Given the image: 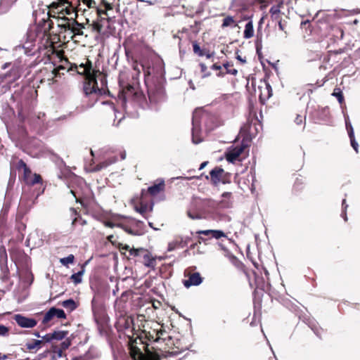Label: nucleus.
Masks as SVG:
<instances>
[{
    "instance_id": "nucleus-1",
    "label": "nucleus",
    "mask_w": 360,
    "mask_h": 360,
    "mask_svg": "<svg viewBox=\"0 0 360 360\" xmlns=\"http://www.w3.org/2000/svg\"><path fill=\"white\" fill-rule=\"evenodd\" d=\"M146 84L148 87V103L136 86L128 84L122 89L120 100L125 113L130 117H135L138 115L136 111L134 112L131 109L134 108V103L143 108L148 107L157 110L158 105L165 101V89L160 83L148 84V82Z\"/></svg>"
},
{
    "instance_id": "nucleus-2",
    "label": "nucleus",
    "mask_w": 360,
    "mask_h": 360,
    "mask_svg": "<svg viewBox=\"0 0 360 360\" xmlns=\"http://www.w3.org/2000/svg\"><path fill=\"white\" fill-rule=\"evenodd\" d=\"M63 63V65H59L58 68H54L52 71V74L54 77L60 76V70H66L67 71L70 70H76L78 74L84 75L89 79L87 84H86L84 86V91L86 95H92V94H102L103 91V77L99 73L98 77L101 82L102 86L100 88L98 86L96 75L97 72H95L91 68V63L90 61H87L85 64L81 63L79 66L76 64H70L68 60H65L62 61Z\"/></svg>"
},
{
    "instance_id": "nucleus-3",
    "label": "nucleus",
    "mask_w": 360,
    "mask_h": 360,
    "mask_svg": "<svg viewBox=\"0 0 360 360\" xmlns=\"http://www.w3.org/2000/svg\"><path fill=\"white\" fill-rule=\"evenodd\" d=\"M215 117L202 110L196 109L192 117V141L200 143L204 139L205 134L215 127Z\"/></svg>"
},
{
    "instance_id": "nucleus-4",
    "label": "nucleus",
    "mask_w": 360,
    "mask_h": 360,
    "mask_svg": "<svg viewBox=\"0 0 360 360\" xmlns=\"http://www.w3.org/2000/svg\"><path fill=\"white\" fill-rule=\"evenodd\" d=\"M224 198L219 202H215L212 200H205L203 203L205 206L212 208L216 214H219V220H225L228 218V216L224 214H220V210L222 209H229L232 207V201L231 200V193L229 192H224L221 195Z\"/></svg>"
},
{
    "instance_id": "nucleus-5",
    "label": "nucleus",
    "mask_w": 360,
    "mask_h": 360,
    "mask_svg": "<svg viewBox=\"0 0 360 360\" xmlns=\"http://www.w3.org/2000/svg\"><path fill=\"white\" fill-rule=\"evenodd\" d=\"M143 349H146L145 345H142ZM130 354L134 360H165V356H160L158 354L145 349L143 352L141 348H139L133 343L129 345Z\"/></svg>"
},
{
    "instance_id": "nucleus-6",
    "label": "nucleus",
    "mask_w": 360,
    "mask_h": 360,
    "mask_svg": "<svg viewBox=\"0 0 360 360\" xmlns=\"http://www.w3.org/2000/svg\"><path fill=\"white\" fill-rule=\"evenodd\" d=\"M130 220H131V224L133 225H135L139 229V230H134L127 226H125V225H123L121 224H115L111 221H106L105 223V225L106 226L110 227V228H112L115 226H120V227L122 228L124 230H125L127 232H128L131 234H133V235L142 234L143 233V227L144 226L143 222L141 221L137 220L136 219H134V218H130Z\"/></svg>"
},
{
    "instance_id": "nucleus-7",
    "label": "nucleus",
    "mask_w": 360,
    "mask_h": 360,
    "mask_svg": "<svg viewBox=\"0 0 360 360\" xmlns=\"http://www.w3.org/2000/svg\"><path fill=\"white\" fill-rule=\"evenodd\" d=\"M14 320L21 328H32L37 323V321L34 319L26 317L21 314L15 315Z\"/></svg>"
},
{
    "instance_id": "nucleus-8",
    "label": "nucleus",
    "mask_w": 360,
    "mask_h": 360,
    "mask_svg": "<svg viewBox=\"0 0 360 360\" xmlns=\"http://www.w3.org/2000/svg\"><path fill=\"white\" fill-rule=\"evenodd\" d=\"M103 6L105 8L104 10L97 9V14L101 18V20L99 21L95 22L94 24V29L96 30L99 32L102 31V29L103 27V22H104V20H105V19L102 18L101 15H108L107 11L112 9V6L110 4H109L105 1H103Z\"/></svg>"
},
{
    "instance_id": "nucleus-9",
    "label": "nucleus",
    "mask_w": 360,
    "mask_h": 360,
    "mask_svg": "<svg viewBox=\"0 0 360 360\" xmlns=\"http://www.w3.org/2000/svg\"><path fill=\"white\" fill-rule=\"evenodd\" d=\"M344 117H345V127H346V129L348 133V136L350 139L351 146L354 148V150L356 151V153H358L359 144L355 139L354 129L350 122L349 117L348 115H345Z\"/></svg>"
},
{
    "instance_id": "nucleus-10",
    "label": "nucleus",
    "mask_w": 360,
    "mask_h": 360,
    "mask_svg": "<svg viewBox=\"0 0 360 360\" xmlns=\"http://www.w3.org/2000/svg\"><path fill=\"white\" fill-rule=\"evenodd\" d=\"M243 151V147L241 146H237L232 148H229L226 153V159L228 162L233 163L235 162L241 153Z\"/></svg>"
},
{
    "instance_id": "nucleus-11",
    "label": "nucleus",
    "mask_w": 360,
    "mask_h": 360,
    "mask_svg": "<svg viewBox=\"0 0 360 360\" xmlns=\"http://www.w3.org/2000/svg\"><path fill=\"white\" fill-rule=\"evenodd\" d=\"M153 207V204L149 205L142 200L139 205H134V209L135 211L139 213L143 218L146 219L148 218V212H152Z\"/></svg>"
},
{
    "instance_id": "nucleus-12",
    "label": "nucleus",
    "mask_w": 360,
    "mask_h": 360,
    "mask_svg": "<svg viewBox=\"0 0 360 360\" xmlns=\"http://www.w3.org/2000/svg\"><path fill=\"white\" fill-rule=\"evenodd\" d=\"M133 69L139 75L141 71L143 72L145 77V83L149 82L150 76L152 75L153 69L150 67L146 68L143 63H135L133 65Z\"/></svg>"
},
{
    "instance_id": "nucleus-13",
    "label": "nucleus",
    "mask_w": 360,
    "mask_h": 360,
    "mask_svg": "<svg viewBox=\"0 0 360 360\" xmlns=\"http://www.w3.org/2000/svg\"><path fill=\"white\" fill-rule=\"evenodd\" d=\"M275 1L276 2V4L272 6L269 10L271 18L272 20H274V21L279 20V19H281V9L283 5V0H275Z\"/></svg>"
},
{
    "instance_id": "nucleus-14",
    "label": "nucleus",
    "mask_w": 360,
    "mask_h": 360,
    "mask_svg": "<svg viewBox=\"0 0 360 360\" xmlns=\"http://www.w3.org/2000/svg\"><path fill=\"white\" fill-rule=\"evenodd\" d=\"M202 282V278L198 272L191 274L188 276V279L184 281V285L186 288H189L192 285H199Z\"/></svg>"
},
{
    "instance_id": "nucleus-15",
    "label": "nucleus",
    "mask_w": 360,
    "mask_h": 360,
    "mask_svg": "<svg viewBox=\"0 0 360 360\" xmlns=\"http://www.w3.org/2000/svg\"><path fill=\"white\" fill-rule=\"evenodd\" d=\"M35 32L32 30H30L27 32V37L26 41L23 44V47L25 49L32 50L36 46Z\"/></svg>"
},
{
    "instance_id": "nucleus-16",
    "label": "nucleus",
    "mask_w": 360,
    "mask_h": 360,
    "mask_svg": "<svg viewBox=\"0 0 360 360\" xmlns=\"http://www.w3.org/2000/svg\"><path fill=\"white\" fill-rule=\"evenodd\" d=\"M197 234H202L210 238L219 239L221 237H225V233L220 230H203L196 232Z\"/></svg>"
},
{
    "instance_id": "nucleus-17",
    "label": "nucleus",
    "mask_w": 360,
    "mask_h": 360,
    "mask_svg": "<svg viewBox=\"0 0 360 360\" xmlns=\"http://www.w3.org/2000/svg\"><path fill=\"white\" fill-rule=\"evenodd\" d=\"M223 173L224 169L219 167H215L210 171V179L213 184L217 185L220 182Z\"/></svg>"
},
{
    "instance_id": "nucleus-18",
    "label": "nucleus",
    "mask_w": 360,
    "mask_h": 360,
    "mask_svg": "<svg viewBox=\"0 0 360 360\" xmlns=\"http://www.w3.org/2000/svg\"><path fill=\"white\" fill-rule=\"evenodd\" d=\"M148 254V250L144 248H134L130 249V256L136 258V260L141 261L143 259V257Z\"/></svg>"
},
{
    "instance_id": "nucleus-19",
    "label": "nucleus",
    "mask_w": 360,
    "mask_h": 360,
    "mask_svg": "<svg viewBox=\"0 0 360 360\" xmlns=\"http://www.w3.org/2000/svg\"><path fill=\"white\" fill-rule=\"evenodd\" d=\"M18 169H23V179L25 183L32 176V174L30 168L27 166L25 162L22 160L18 162Z\"/></svg>"
},
{
    "instance_id": "nucleus-20",
    "label": "nucleus",
    "mask_w": 360,
    "mask_h": 360,
    "mask_svg": "<svg viewBox=\"0 0 360 360\" xmlns=\"http://www.w3.org/2000/svg\"><path fill=\"white\" fill-rule=\"evenodd\" d=\"M165 188V181L163 179H161L159 183L155 184L148 188V192L152 195H155L159 193L160 191H163Z\"/></svg>"
},
{
    "instance_id": "nucleus-21",
    "label": "nucleus",
    "mask_w": 360,
    "mask_h": 360,
    "mask_svg": "<svg viewBox=\"0 0 360 360\" xmlns=\"http://www.w3.org/2000/svg\"><path fill=\"white\" fill-rule=\"evenodd\" d=\"M58 8H60V12H63L65 11V14L71 15L75 11V7L72 5V2H69L65 0L63 3H61V5L58 6Z\"/></svg>"
},
{
    "instance_id": "nucleus-22",
    "label": "nucleus",
    "mask_w": 360,
    "mask_h": 360,
    "mask_svg": "<svg viewBox=\"0 0 360 360\" xmlns=\"http://www.w3.org/2000/svg\"><path fill=\"white\" fill-rule=\"evenodd\" d=\"M231 9L236 12H242L247 9L245 0H233L231 4Z\"/></svg>"
},
{
    "instance_id": "nucleus-23",
    "label": "nucleus",
    "mask_w": 360,
    "mask_h": 360,
    "mask_svg": "<svg viewBox=\"0 0 360 360\" xmlns=\"http://www.w3.org/2000/svg\"><path fill=\"white\" fill-rule=\"evenodd\" d=\"M187 215L191 219H200L205 217V214L203 211L192 208L187 211Z\"/></svg>"
},
{
    "instance_id": "nucleus-24",
    "label": "nucleus",
    "mask_w": 360,
    "mask_h": 360,
    "mask_svg": "<svg viewBox=\"0 0 360 360\" xmlns=\"http://www.w3.org/2000/svg\"><path fill=\"white\" fill-rule=\"evenodd\" d=\"M185 243L183 240L182 238H176L174 240L171 241L168 244L167 250L171 252L174 250L176 248H184L185 246Z\"/></svg>"
},
{
    "instance_id": "nucleus-25",
    "label": "nucleus",
    "mask_w": 360,
    "mask_h": 360,
    "mask_svg": "<svg viewBox=\"0 0 360 360\" xmlns=\"http://www.w3.org/2000/svg\"><path fill=\"white\" fill-rule=\"evenodd\" d=\"M141 262L147 267L154 269L156 265V261L151 254L148 251V254L143 257Z\"/></svg>"
},
{
    "instance_id": "nucleus-26",
    "label": "nucleus",
    "mask_w": 360,
    "mask_h": 360,
    "mask_svg": "<svg viewBox=\"0 0 360 360\" xmlns=\"http://www.w3.org/2000/svg\"><path fill=\"white\" fill-rule=\"evenodd\" d=\"M224 103L229 105V111L231 114L234 111V103L232 95L226 94L222 96Z\"/></svg>"
},
{
    "instance_id": "nucleus-27",
    "label": "nucleus",
    "mask_w": 360,
    "mask_h": 360,
    "mask_svg": "<svg viewBox=\"0 0 360 360\" xmlns=\"http://www.w3.org/2000/svg\"><path fill=\"white\" fill-rule=\"evenodd\" d=\"M305 322L314 331L316 335H317L318 337H321L322 329L318 326L315 321L308 319Z\"/></svg>"
},
{
    "instance_id": "nucleus-28",
    "label": "nucleus",
    "mask_w": 360,
    "mask_h": 360,
    "mask_svg": "<svg viewBox=\"0 0 360 360\" xmlns=\"http://www.w3.org/2000/svg\"><path fill=\"white\" fill-rule=\"evenodd\" d=\"M265 87L264 91H262L259 95V99L261 101H265L271 97L272 95V89L269 84H264Z\"/></svg>"
},
{
    "instance_id": "nucleus-29",
    "label": "nucleus",
    "mask_w": 360,
    "mask_h": 360,
    "mask_svg": "<svg viewBox=\"0 0 360 360\" xmlns=\"http://www.w3.org/2000/svg\"><path fill=\"white\" fill-rule=\"evenodd\" d=\"M116 161L117 158L115 157L109 158L108 160H106L96 165L95 167L94 168V171H100L102 169L105 168L108 166L110 165L111 164L115 162Z\"/></svg>"
},
{
    "instance_id": "nucleus-30",
    "label": "nucleus",
    "mask_w": 360,
    "mask_h": 360,
    "mask_svg": "<svg viewBox=\"0 0 360 360\" xmlns=\"http://www.w3.org/2000/svg\"><path fill=\"white\" fill-rule=\"evenodd\" d=\"M89 261H86L84 264L83 265V266L82 267V270L78 271L77 273L76 274H73L71 277H70V279L72 281L73 283H75V284H78V283H80L82 282V275L84 274V266L88 264Z\"/></svg>"
},
{
    "instance_id": "nucleus-31",
    "label": "nucleus",
    "mask_w": 360,
    "mask_h": 360,
    "mask_svg": "<svg viewBox=\"0 0 360 360\" xmlns=\"http://www.w3.org/2000/svg\"><path fill=\"white\" fill-rule=\"evenodd\" d=\"M254 35L253 24L252 21H249L245 27L243 37L245 39H250Z\"/></svg>"
},
{
    "instance_id": "nucleus-32",
    "label": "nucleus",
    "mask_w": 360,
    "mask_h": 360,
    "mask_svg": "<svg viewBox=\"0 0 360 360\" xmlns=\"http://www.w3.org/2000/svg\"><path fill=\"white\" fill-rule=\"evenodd\" d=\"M61 305L69 311H72L77 307L76 302L72 299L64 300Z\"/></svg>"
},
{
    "instance_id": "nucleus-33",
    "label": "nucleus",
    "mask_w": 360,
    "mask_h": 360,
    "mask_svg": "<svg viewBox=\"0 0 360 360\" xmlns=\"http://www.w3.org/2000/svg\"><path fill=\"white\" fill-rule=\"evenodd\" d=\"M68 332L65 330H57L52 333L53 340H64L68 335Z\"/></svg>"
},
{
    "instance_id": "nucleus-34",
    "label": "nucleus",
    "mask_w": 360,
    "mask_h": 360,
    "mask_svg": "<svg viewBox=\"0 0 360 360\" xmlns=\"http://www.w3.org/2000/svg\"><path fill=\"white\" fill-rule=\"evenodd\" d=\"M11 6L8 0H1L0 1V14H3L8 11Z\"/></svg>"
},
{
    "instance_id": "nucleus-35",
    "label": "nucleus",
    "mask_w": 360,
    "mask_h": 360,
    "mask_svg": "<svg viewBox=\"0 0 360 360\" xmlns=\"http://www.w3.org/2000/svg\"><path fill=\"white\" fill-rule=\"evenodd\" d=\"M53 317H55L54 313V307H51L44 315L43 318V323H47L49 322Z\"/></svg>"
},
{
    "instance_id": "nucleus-36",
    "label": "nucleus",
    "mask_w": 360,
    "mask_h": 360,
    "mask_svg": "<svg viewBox=\"0 0 360 360\" xmlns=\"http://www.w3.org/2000/svg\"><path fill=\"white\" fill-rule=\"evenodd\" d=\"M41 343L42 340H34L33 342L27 343L26 347L29 350H32L35 348H39Z\"/></svg>"
},
{
    "instance_id": "nucleus-37",
    "label": "nucleus",
    "mask_w": 360,
    "mask_h": 360,
    "mask_svg": "<svg viewBox=\"0 0 360 360\" xmlns=\"http://www.w3.org/2000/svg\"><path fill=\"white\" fill-rule=\"evenodd\" d=\"M234 24V26H237V23H235V20L232 16H227L223 20V23L221 25L222 27H226L228 26H231Z\"/></svg>"
},
{
    "instance_id": "nucleus-38",
    "label": "nucleus",
    "mask_w": 360,
    "mask_h": 360,
    "mask_svg": "<svg viewBox=\"0 0 360 360\" xmlns=\"http://www.w3.org/2000/svg\"><path fill=\"white\" fill-rule=\"evenodd\" d=\"M75 261V256L73 255H69L68 257L61 258L60 262L64 265L68 266L69 264H72Z\"/></svg>"
},
{
    "instance_id": "nucleus-39",
    "label": "nucleus",
    "mask_w": 360,
    "mask_h": 360,
    "mask_svg": "<svg viewBox=\"0 0 360 360\" xmlns=\"http://www.w3.org/2000/svg\"><path fill=\"white\" fill-rule=\"evenodd\" d=\"M332 95L337 98L338 102L342 104L344 101V96L340 88H335Z\"/></svg>"
},
{
    "instance_id": "nucleus-40",
    "label": "nucleus",
    "mask_w": 360,
    "mask_h": 360,
    "mask_svg": "<svg viewBox=\"0 0 360 360\" xmlns=\"http://www.w3.org/2000/svg\"><path fill=\"white\" fill-rule=\"evenodd\" d=\"M41 181V177L39 174H34L28 180L26 183L28 185H34L36 184L40 183Z\"/></svg>"
},
{
    "instance_id": "nucleus-41",
    "label": "nucleus",
    "mask_w": 360,
    "mask_h": 360,
    "mask_svg": "<svg viewBox=\"0 0 360 360\" xmlns=\"http://www.w3.org/2000/svg\"><path fill=\"white\" fill-rule=\"evenodd\" d=\"M81 28L82 25L75 21V25L71 28V30L75 34L82 35L83 32L81 30Z\"/></svg>"
},
{
    "instance_id": "nucleus-42",
    "label": "nucleus",
    "mask_w": 360,
    "mask_h": 360,
    "mask_svg": "<svg viewBox=\"0 0 360 360\" xmlns=\"http://www.w3.org/2000/svg\"><path fill=\"white\" fill-rule=\"evenodd\" d=\"M193 52L199 56H203L205 55V51L202 50L196 41L193 42Z\"/></svg>"
},
{
    "instance_id": "nucleus-43",
    "label": "nucleus",
    "mask_w": 360,
    "mask_h": 360,
    "mask_svg": "<svg viewBox=\"0 0 360 360\" xmlns=\"http://www.w3.org/2000/svg\"><path fill=\"white\" fill-rule=\"evenodd\" d=\"M233 65L229 63L224 64V67L226 70V73L231 74L233 75H236L238 73V70L235 68H232Z\"/></svg>"
},
{
    "instance_id": "nucleus-44",
    "label": "nucleus",
    "mask_w": 360,
    "mask_h": 360,
    "mask_svg": "<svg viewBox=\"0 0 360 360\" xmlns=\"http://www.w3.org/2000/svg\"><path fill=\"white\" fill-rule=\"evenodd\" d=\"M71 345V340L69 338H65L64 340L60 343L59 348L62 350H66Z\"/></svg>"
},
{
    "instance_id": "nucleus-45",
    "label": "nucleus",
    "mask_w": 360,
    "mask_h": 360,
    "mask_svg": "<svg viewBox=\"0 0 360 360\" xmlns=\"http://www.w3.org/2000/svg\"><path fill=\"white\" fill-rule=\"evenodd\" d=\"M329 114V108L328 107H324L321 108V113L319 115V120H325Z\"/></svg>"
},
{
    "instance_id": "nucleus-46",
    "label": "nucleus",
    "mask_w": 360,
    "mask_h": 360,
    "mask_svg": "<svg viewBox=\"0 0 360 360\" xmlns=\"http://www.w3.org/2000/svg\"><path fill=\"white\" fill-rule=\"evenodd\" d=\"M54 313H55V316L58 319H66V314L63 309H57V308L54 307Z\"/></svg>"
},
{
    "instance_id": "nucleus-47",
    "label": "nucleus",
    "mask_w": 360,
    "mask_h": 360,
    "mask_svg": "<svg viewBox=\"0 0 360 360\" xmlns=\"http://www.w3.org/2000/svg\"><path fill=\"white\" fill-rule=\"evenodd\" d=\"M63 352V350L60 349L58 346H57V345L53 346V352L54 353V356H56L58 358L62 357Z\"/></svg>"
},
{
    "instance_id": "nucleus-48",
    "label": "nucleus",
    "mask_w": 360,
    "mask_h": 360,
    "mask_svg": "<svg viewBox=\"0 0 360 360\" xmlns=\"http://www.w3.org/2000/svg\"><path fill=\"white\" fill-rule=\"evenodd\" d=\"M9 335V328L4 325H0V336L7 337Z\"/></svg>"
},
{
    "instance_id": "nucleus-49",
    "label": "nucleus",
    "mask_w": 360,
    "mask_h": 360,
    "mask_svg": "<svg viewBox=\"0 0 360 360\" xmlns=\"http://www.w3.org/2000/svg\"><path fill=\"white\" fill-rule=\"evenodd\" d=\"M295 122L297 125H301L302 124H304V122H305V116L297 115L296 118H295Z\"/></svg>"
},
{
    "instance_id": "nucleus-50",
    "label": "nucleus",
    "mask_w": 360,
    "mask_h": 360,
    "mask_svg": "<svg viewBox=\"0 0 360 360\" xmlns=\"http://www.w3.org/2000/svg\"><path fill=\"white\" fill-rule=\"evenodd\" d=\"M229 260L230 262L236 266L238 267L239 265H240V261L238 259V258L233 255H230L229 256Z\"/></svg>"
},
{
    "instance_id": "nucleus-51",
    "label": "nucleus",
    "mask_w": 360,
    "mask_h": 360,
    "mask_svg": "<svg viewBox=\"0 0 360 360\" xmlns=\"http://www.w3.org/2000/svg\"><path fill=\"white\" fill-rule=\"evenodd\" d=\"M42 342L45 341L46 342H50L53 340L52 333H47L44 336H41Z\"/></svg>"
},
{
    "instance_id": "nucleus-52",
    "label": "nucleus",
    "mask_w": 360,
    "mask_h": 360,
    "mask_svg": "<svg viewBox=\"0 0 360 360\" xmlns=\"http://www.w3.org/2000/svg\"><path fill=\"white\" fill-rule=\"evenodd\" d=\"M200 67L201 72L204 73L203 77H206L210 75L209 73H207V74L205 73V72L207 70V66L204 63H200Z\"/></svg>"
},
{
    "instance_id": "nucleus-53",
    "label": "nucleus",
    "mask_w": 360,
    "mask_h": 360,
    "mask_svg": "<svg viewBox=\"0 0 360 360\" xmlns=\"http://www.w3.org/2000/svg\"><path fill=\"white\" fill-rule=\"evenodd\" d=\"M70 193L74 195V197L76 198V201L78 202V191L77 190H75L73 188L70 189Z\"/></svg>"
},
{
    "instance_id": "nucleus-54",
    "label": "nucleus",
    "mask_w": 360,
    "mask_h": 360,
    "mask_svg": "<svg viewBox=\"0 0 360 360\" xmlns=\"http://www.w3.org/2000/svg\"><path fill=\"white\" fill-rule=\"evenodd\" d=\"M75 180L77 182L78 184L80 185H85L84 181L83 179L78 178L77 176L74 177Z\"/></svg>"
},
{
    "instance_id": "nucleus-55",
    "label": "nucleus",
    "mask_w": 360,
    "mask_h": 360,
    "mask_svg": "<svg viewBox=\"0 0 360 360\" xmlns=\"http://www.w3.org/2000/svg\"><path fill=\"white\" fill-rule=\"evenodd\" d=\"M9 207V204L8 202H5L2 208V212H4V213L6 212L8 210Z\"/></svg>"
},
{
    "instance_id": "nucleus-56",
    "label": "nucleus",
    "mask_w": 360,
    "mask_h": 360,
    "mask_svg": "<svg viewBox=\"0 0 360 360\" xmlns=\"http://www.w3.org/2000/svg\"><path fill=\"white\" fill-rule=\"evenodd\" d=\"M341 217L344 219V220L345 221H347V210H342Z\"/></svg>"
},
{
    "instance_id": "nucleus-57",
    "label": "nucleus",
    "mask_w": 360,
    "mask_h": 360,
    "mask_svg": "<svg viewBox=\"0 0 360 360\" xmlns=\"http://www.w3.org/2000/svg\"><path fill=\"white\" fill-rule=\"evenodd\" d=\"M278 22V26L281 30H284V25L282 23L281 19H279V20H276Z\"/></svg>"
},
{
    "instance_id": "nucleus-58",
    "label": "nucleus",
    "mask_w": 360,
    "mask_h": 360,
    "mask_svg": "<svg viewBox=\"0 0 360 360\" xmlns=\"http://www.w3.org/2000/svg\"><path fill=\"white\" fill-rule=\"evenodd\" d=\"M342 210H347V209L348 207V205L347 204L345 199H344L342 200Z\"/></svg>"
},
{
    "instance_id": "nucleus-59",
    "label": "nucleus",
    "mask_w": 360,
    "mask_h": 360,
    "mask_svg": "<svg viewBox=\"0 0 360 360\" xmlns=\"http://www.w3.org/2000/svg\"><path fill=\"white\" fill-rule=\"evenodd\" d=\"M236 59L238 60L239 61H240L242 63H246V60L245 58H243L240 56L238 55L236 56Z\"/></svg>"
},
{
    "instance_id": "nucleus-60",
    "label": "nucleus",
    "mask_w": 360,
    "mask_h": 360,
    "mask_svg": "<svg viewBox=\"0 0 360 360\" xmlns=\"http://www.w3.org/2000/svg\"><path fill=\"white\" fill-rule=\"evenodd\" d=\"M204 56H205L207 58H210L214 56V53H210L209 51H207V52L205 51Z\"/></svg>"
},
{
    "instance_id": "nucleus-61",
    "label": "nucleus",
    "mask_w": 360,
    "mask_h": 360,
    "mask_svg": "<svg viewBox=\"0 0 360 360\" xmlns=\"http://www.w3.org/2000/svg\"><path fill=\"white\" fill-rule=\"evenodd\" d=\"M221 67L220 65H218L217 64H214L212 65V69L215 70H221Z\"/></svg>"
},
{
    "instance_id": "nucleus-62",
    "label": "nucleus",
    "mask_w": 360,
    "mask_h": 360,
    "mask_svg": "<svg viewBox=\"0 0 360 360\" xmlns=\"http://www.w3.org/2000/svg\"><path fill=\"white\" fill-rule=\"evenodd\" d=\"M350 13L352 14H359V13H360V9L359 8L354 9V10L351 11Z\"/></svg>"
},
{
    "instance_id": "nucleus-63",
    "label": "nucleus",
    "mask_w": 360,
    "mask_h": 360,
    "mask_svg": "<svg viewBox=\"0 0 360 360\" xmlns=\"http://www.w3.org/2000/svg\"><path fill=\"white\" fill-rule=\"evenodd\" d=\"M207 165V162H203L202 163H201V165H200V167H199V170L202 169Z\"/></svg>"
},
{
    "instance_id": "nucleus-64",
    "label": "nucleus",
    "mask_w": 360,
    "mask_h": 360,
    "mask_svg": "<svg viewBox=\"0 0 360 360\" xmlns=\"http://www.w3.org/2000/svg\"><path fill=\"white\" fill-rule=\"evenodd\" d=\"M7 357V355L0 353V360H6Z\"/></svg>"
}]
</instances>
